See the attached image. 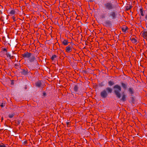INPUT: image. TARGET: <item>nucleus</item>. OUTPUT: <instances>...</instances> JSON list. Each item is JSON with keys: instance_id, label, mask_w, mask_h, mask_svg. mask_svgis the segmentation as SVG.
I'll use <instances>...</instances> for the list:
<instances>
[{"instance_id": "obj_26", "label": "nucleus", "mask_w": 147, "mask_h": 147, "mask_svg": "<svg viewBox=\"0 0 147 147\" xmlns=\"http://www.w3.org/2000/svg\"><path fill=\"white\" fill-rule=\"evenodd\" d=\"M13 114L9 115V117L10 118H11L13 117Z\"/></svg>"}, {"instance_id": "obj_22", "label": "nucleus", "mask_w": 147, "mask_h": 147, "mask_svg": "<svg viewBox=\"0 0 147 147\" xmlns=\"http://www.w3.org/2000/svg\"><path fill=\"white\" fill-rule=\"evenodd\" d=\"M0 106L2 107H3L5 106V104L3 103H0Z\"/></svg>"}, {"instance_id": "obj_29", "label": "nucleus", "mask_w": 147, "mask_h": 147, "mask_svg": "<svg viewBox=\"0 0 147 147\" xmlns=\"http://www.w3.org/2000/svg\"><path fill=\"white\" fill-rule=\"evenodd\" d=\"M145 18L147 20V14L145 16Z\"/></svg>"}, {"instance_id": "obj_21", "label": "nucleus", "mask_w": 147, "mask_h": 147, "mask_svg": "<svg viewBox=\"0 0 147 147\" xmlns=\"http://www.w3.org/2000/svg\"><path fill=\"white\" fill-rule=\"evenodd\" d=\"M121 85H122V86L123 87V88L124 89H125L126 88V85H125V84L123 83H122L121 84Z\"/></svg>"}, {"instance_id": "obj_19", "label": "nucleus", "mask_w": 147, "mask_h": 147, "mask_svg": "<svg viewBox=\"0 0 147 147\" xmlns=\"http://www.w3.org/2000/svg\"><path fill=\"white\" fill-rule=\"evenodd\" d=\"M140 14L141 16H144V13L143 12V10L141 8L140 9Z\"/></svg>"}, {"instance_id": "obj_4", "label": "nucleus", "mask_w": 147, "mask_h": 147, "mask_svg": "<svg viewBox=\"0 0 147 147\" xmlns=\"http://www.w3.org/2000/svg\"><path fill=\"white\" fill-rule=\"evenodd\" d=\"M104 6L106 8L109 10L112 9L113 8V6L111 3H107L104 4Z\"/></svg>"}, {"instance_id": "obj_20", "label": "nucleus", "mask_w": 147, "mask_h": 147, "mask_svg": "<svg viewBox=\"0 0 147 147\" xmlns=\"http://www.w3.org/2000/svg\"><path fill=\"white\" fill-rule=\"evenodd\" d=\"M78 89V87L77 85H75L74 87V90L75 92H77Z\"/></svg>"}, {"instance_id": "obj_7", "label": "nucleus", "mask_w": 147, "mask_h": 147, "mask_svg": "<svg viewBox=\"0 0 147 147\" xmlns=\"http://www.w3.org/2000/svg\"><path fill=\"white\" fill-rule=\"evenodd\" d=\"M73 47L72 46L70 45L67 46L65 48V51L67 53H69L72 50Z\"/></svg>"}, {"instance_id": "obj_8", "label": "nucleus", "mask_w": 147, "mask_h": 147, "mask_svg": "<svg viewBox=\"0 0 147 147\" xmlns=\"http://www.w3.org/2000/svg\"><path fill=\"white\" fill-rule=\"evenodd\" d=\"M62 43L64 45L66 46L69 43V42L67 40L63 39L62 41Z\"/></svg>"}, {"instance_id": "obj_6", "label": "nucleus", "mask_w": 147, "mask_h": 147, "mask_svg": "<svg viewBox=\"0 0 147 147\" xmlns=\"http://www.w3.org/2000/svg\"><path fill=\"white\" fill-rule=\"evenodd\" d=\"M109 16L111 17L112 19H115L116 18V15L115 12L114 11H111L109 13Z\"/></svg>"}, {"instance_id": "obj_28", "label": "nucleus", "mask_w": 147, "mask_h": 147, "mask_svg": "<svg viewBox=\"0 0 147 147\" xmlns=\"http://www.w3.org/2000/svg\"><path fill=\"white\" fill-rule=\"evenodd\" d=\"M101 17L102 18H105V16L104 15H102Z\"/></svg>"}, {"instance_id": "obj_2", "label": "nucleus", "mask_w": 147, "mask_h": 147, "mask_svg": "<svg viewBox=\"0 0 147 147\" xmlns=\"http://www.w3.org/2000/svg\"><path fill=\"white\" fill-rule=\"evenodd\" d=\"M114 92L117 96L119 98L121 97L120 92L121 91V88L120 86L118 85H116L113 87Z\"/></svg>"}, {"instance_id": "obj_5", "label": "nucleus", "mask_w": 147, "mask_h": 147, "mask_svg": "<svg viewBox=\"0 0 147 147\" xmlns=\"http://www.w3.org/2000/svg\"><path fill=\"white\" fill-rule=\"evenodd\" d=\"M28 61L30 62H32L36 61V58L34 55L32 53L30 55V57L28 59Z\"/></svg>"}, {"instance_id": "obj_30", "label": "nucleus", "mask_w": 147, "mask_h": 147, "mask_svg": "<svg viewBox=\"0 0 147 147\" xmlns=\"http://www.w3.org/2000/svg\"><path fill=\"white\" fill-rule=\"evenodd\" d=\"M90 2H92L93 0H89Z\"/></svg>"}, {"instance_id": "obj_3", "label": "nucleus", "mask_w": 147, "mask_h": 147, "mask_svg": "<svg viewBox=\"0 0 147 147\" xmlns=\"http://www.w3.org/2000/svg\"><path fill=\"white\" fill-rule=\"evenodd\" d=\"M31 54V53L26 52L22 54V56L24 59L28 60Z\"/></svg>"}, {"instance_id": "obj_13", "label": "nucleus", "mask_w": 147, "mask_h": 147, "mask_svg": "<svg viewBox=\"0 0 147 147\" xmlns=\"http://www.w3.org/2000/svg\"><path fill=\"white\" fill-rule=\"evenodd\" d=\"M121 29L123 32H125L127 31L128 28L126 26H124Z\"/></svg>"}, {"instance_id": "obj_15", "label": "nucleus", "mask_w": 147, "mask_h": 147, "mask_svg": "<svg viewBox=\"0 0 147 147\" xmlns=\"http://www.w3.org/2000/svg\"><path fill=\"white\" fill-rule=\"evenodd\" d=\"M131 41L133 43H136L137 42V40L135 38H132L131 39Z\"/></svg>"}, {"instance_id": "obj_14", "label": "nucleus", "mask_w": 147, "mask_h": 147, "mask_svg": "<svg viewBox=\"0 0 147 147\" xmlns=\"http://www.w3.org/2000/svg\"><path fill=\"white\" fill-rule=\"evenodd\" d=\"M36 84L37 87H40L41 86V82L40 81H38L36 83Z\"/></svg>"}, {"instance_id": "obj_31", "label": "nucleus", "mask_w": 147, "mask_h": 147, "mask_svg": "<svg viewBox=\"0 0 147 147\" xmlns=\"http://www.w3.org/2000/svg\"><path fill=\"white\" fill-rule=\"evenodd\" d=\"M18 65H15L17 67V66H18Z\"/></svg>"}, {"instance_id": "obj_11", "label": "nucleus", "mask_w": 147, "mask_h": 147, "mask_svg": "<svg viewBox=\"0 0 147 147\" xmlns=\"http://www.w3.org/2000/svg\"><path fill=\"white\" fill-rule=\"evenodd\" d=\"M2 50L3 51V52L4 53H5L7 55V56H9V57H10L11 56L10 55H9V54H7V49L6 48L2 49Z\"/></svg>"}, {"instance_id": "obj_12", "label": "nucleus", "mask_w": 147, "mask_h": 147, "mask_svg": "<svg viewBox=\"0 0 147 147\" xmlns=\"http://www.w3.org/2000/svg\"><path fill=\"white\" fill-rule=\"evenodd\" d=\"M142 34L144 38H145L146 39H147V32H143L142 33Z\"/></svg>"}, {"instance_id": "obj_34", "label": "nucleus", "mask_w": 147, "mask_h": 147, "mask_svg": "<svg viewBox=\"0 0 147 147\" xmlns=\"http://www.w3.org/2000/svg\"><path fill=\"white\" fill-rule=\"evenodd\" d=\"M2 119H3V118H2Z\"/></svg>"}, {"instance_id": "obj_9", "label": "nucleus", "mask_w": 147, "mask_h": 147, "mask_svg": "<svg viewBox=\"0 0 147 147\" xmlns=\"http://www.w3.org/2000/svg\"><path fill=\"white\" fill-rule=\"evenodd\" d=\"M17 12L16 11V10L15 9H12L11 10L9 13L10 14L11 16H12L13 15L16 14Z\"/></svg>"}, {"instance_id": "obj_25", "label": "nucleus", "mask_w": 147, "mask_h": 147, "mask_svg": "<svg viewBox=\"0 0 147 147\" xmlns=\"http://www.w3.org/2000/svg\"><path fill=\"white\" fill-rule=\"evenodd\" d=\"M46 95H47L46 93L45 92H43V93L42 96H43L45 97Z\"/></svg>"}, {"instance_id": "obj_23", "label": "nucleus", "mask_w": 147, "mask_h": 147, "mask_svg": "<svg viewBox=\"0 0 147 147\" xmlns=\"http://www.w3.org/2000/svg\"><path fill=\"white\" fill-rule=\"evenodd\" d=\"M0 147H6V146L3 143L0 144Z\"/></svg>"}, {"instance_id": "obj_27", "label": "nucleus", "mask_w": 147, "mask_h": 147, "mask_svg": "<svg viewBox=\"0 0 147 147\" xmlns=\"http://www.w3.org/2000/svg\"><path fill=\"white\" fill-rule=\"evenodd\" d=\"M106 23L108 25H109L110 24V22L109 21H107L106 22Z\"/></svg>"}, {"instance_id": "obj_24", "label": "nucleus", "mask_w": 147, "mask_h": 147, "mask_svg": "<svg viewBox=\"0 0 147 147\" xmlns=\"http://www.w3.org/2000/svg\"><path fill=\"white\" fill-rule=\"evenodd\" d=\"M12 18L13 19L14 21H16L17 20V18L14 16H13Z\"/></svg>"}, {"instance_id": "obj_18", "label": "nucleus", "mask_w": 147, "mask_h": 147, "mask_svg": "<svg viewBox=\"0 0 147 147\" xmlns=\"http://www.w3.org/2000/svg\"><path fill=\"white\" fill-rule=\"evenodd\" d=\"M114 84V83L113 81H110L108 82V84L109 86H112Z\"/></svg>"}, {"instance_id": "obj_32", "label": "nucleus", "mask_w": 147, "mask_h": 147, "mask_svg": "<svg viewBox=\"0 0 147 147\" xmlns=\"http://www.w3.org/2000/svg\"><path fill=\"white\" fill-rule=\"evenodd\" d=\"M29 66H28V67H30V66L31 65H29Z\"/></svg>"}, {"instance_id": "obj_16", "label": "nucleus", "mask_w": 147, "mask_h": 147, "mask_svg": "<svg viewBox=\"0 0 147 147\" xmlns=\"http://www.w3.org/2000/svg\"><path fill=\"white\" fill-rule=\"evenodd\" d=\"M126 96L125 94H123L122 96L121 100L124 101H125L126 100Z\"/></svg>"}, {"instance_id": "obj_17", "label": "nucleus", "mask_w": 147, "mask_h": 147, "mask_svg": "<svg viewBox=\"0 0 147 147\" xmlns=\"http://www.w3.org/2000/svg\"><path fill=\"white\" fill-rule=\"evenodd\" d=\"M129 91L130 94L131 95L133 94L134 93V92L133 91V89L131 88H130L129 89Z\"/></svg>"}, {"instance_id": "obj_1", "label": "nucleus", "mask_w": 147, "mask_h": 147, "mask_svg": "<svg viewBox=\"0 0 147 147\" xmlns=\"http://www.w3.org/2000/svg\"><path fill=\"white\" fill-rule=\"evenodd\" d=\"M112 91V89L110 87H107L106 90H103L100 92V95L101 97L103 98H106L108 95L109 93H111Z\"/></svg>"}, {"instance_id": "obj_10", "label": "nucleus", "mask_w": 147, "mask_h": 147, "mask_svg": "<svg viewBox=\"0 0 147 147\" xmlns=\"http://www.w3.org/2000/svg\"><path fill=\"white\" fill-rule=\"evenodd\" d=\"M51 59L52 61L55 60L57 59V56L55 55H53L52 56Z\"/></svg>"}, {"instance_id": "obj_33", "label": "nucleus", "mask_w": 147, "mask_h": 147, "mask_svg": "<svg viewBox=\"0 0 147 147\" xmlns=\"http://www.w3.org/2000/svg\"><path fill=\"white\" fill-rule=\"evenodd\" d=\"M140 66H142V67H143V66H142V65H140Z\"/></svg>"}]
</instances>
